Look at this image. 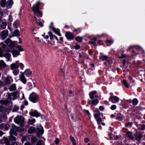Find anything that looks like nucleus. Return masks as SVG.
<instances>
[{
	"instance_id": "nucleus-1",
	"label": "nucleus",
	"mask_w": 145,
	"mask_h": 145,
	"mask_svg": "<svg viewBox=\"0 0 145 145\" xmlns=\"http://www.w3.org/2000/svg\"><path fill=\"white\" fill-rule=\"evenodd\" d=\"M127 51H129L131 54L133 56H135L137 54H139L140 52L142 51V48L139 46H130L127 49Z\"/></svg>"
},
{
	"instance_id": "nucleus-2",
	"label": "nucleus",
	"mask_w": 145,
	"mask_h": 145,
	"mask_svg": "<svg viewBox=\"0 0 145 145\" xmlns=\"http://www.w3.org/2000/svg\"><path fill=\"white\" fill-rule=\"evenodd\" d=\"M40 3L37 1L32 7V9L34 13L36 15H37L39 17H41L42 16V12L39 11L40 7L39 6Z\"/></svg>"
},
{
	"instance_id": "nucleus-3",
	"label": "nucleus",
	"mask_w": 145,
	"mask_h": 145,
	"mask_svg": "<svg viewBox=\"0 0 145 145\" xmlns=\"http://www.w3.org/2000/svg\"><path fill=\"white\" fill-rule=\"evenodd\" d=\"M29 99V101L33 103L37 102L39 100V95L34 92H33L30 94Z\"/></svg>"
},
{
	"instance_id": "nucleus-4",
	"label": "nucleus",
	"mask_w": 145,
	"mask_h": 145,
	"mask_svg": "<svg viewBox=\"0 0 145 145\" xmlns=\"http://www.w3.org/2000/svg\"><path fill=\"white\" fill-rule=\"evenodd\" d=\"M15 122L17 124H22L24 122V118L23 116H17L14 119Z\"/></svg>"
},
{
	"instance_id": "nucleus-5",
	"label": "nucleus",
	"mask_w": 145,
	"mask_h": 145,
	"mask_svg": "<svg viewBox=\"0 0 145 145\" xmlns=\"http://www.w3.org/2000/svg\"><path fill=\"white\" fill-rule=\"evenodd\" d=\"M35 132L38 136H39V135L42 134L43 133V129L42 127L40 125H38L37 126V129L35 130Z\"/></svg>"
},
{
	"instance_id": "nucleus-6",
	"label": "nucleus",
	"mask_w": 145,
	"mask_h": 145,
	"mask_svg": "<svg viewBox=\"0 0 145 145\" xmlns=\"http://www.w3.org/2000/svg\"><path fill=\"white\" fill-rule=\"evenodd\" d=\"M89 96L91 99H96L98 97L97 92L95 91H90L89 93Z\"/></svg>"
},
{
	"instance_id": "nucleus-7",
	"label": "nucleus",
	"mask_w": 145,
	"mask_h": 145,
	"mask_svg": "<svg viewBox=\"0 0 145 145\" xmlns=\"http://www.w3.org/2000/svg\"><path fill=\"white\" fill-rule=\"evenodd\" d=\"M100 113L99 111H98L94 115L95 118L96 119L98 124L100 123L102 121V118L100 117Z\"/></svg>"
},
{
	"instance_id": "nucleus-8",
	"label": "nucleus",
	"mask_w": 145,
	"mask_h": 145,
	"mask_svg": "<svg viewBox=\"0 0 145 145\" xmlns=\"http://www.w3.org/2000/svg\"><path fill=\"white\" fill-rule=\"evenodd\" d=\"M119 99V98L118 97L115 96H111L109 99V101L113 103H115L118 102Z\"/></svg>"
},
{
	"instance_id": "nucleus-9",
	"label": "nucleus",
	"mask_w": 145,
	"mask_h": 145,
	"mask_svg": "<svg viewBox=\"0 0 145 145\" xmlns=\"http://www.w3.org/2000/svg\"><path fill=\"white\" fill-rule=\"evenodd\" d=\"M65 36L67 39L72 40L74 38L73 35L69 31H67L65 33Z\"/></svg>"
},
{
	"instance_id": "nucleus-10",
	"label": "nucleus",
	"mask_w": 145,
	"mask_h": 145,
	"mask_svg": "<svg viewBox=\"0 0 145 145\" xmlns=\"http://www.w3.org/2000/svg\"><path fill=\"white\" fill-rule=\"evenodd\" d=\"M8 99L11 100H14L17 97L16 93H8Z\"/></svg>"
},
{
	"instance_id": "nucleus-11",
	"label": "nucleus",
	"mask_w": 145,
	"mask_h": 145,
	"mask_svg": "<svg viewBox=\"0 0 145 145\" xmlns=\"http://www.w3.org/2000/svg\"><path fill=\"white\" fill-rule=\"evenodd\" d=\"M19 78L20 80L23 84H25L27 81V80L24 75L23 72H21V74L19 76Z\"/></svg>"
},
{
	"instance_id": "nucleus-12",
	"label": "nucleus",
	"mask_w": 145,
	"mask_h": 145,
	"mask_svg": "<svg viewBox=\"0 0 145 145\" xmlns=\"http://www.w3.org/2000/svg\"><path fill=\"white\" fill-rule=\"evenodd\" d=\"M23 72L24 73V74H25L27 77L31 76L32 73V72L29 69H26L24 72Z\"/></svg>"
},
{
	"instance_id": "nucleus-13",
	"label": "nucleus",
	"mask_w": 145,
	"mask_h": 145,
	"mask_svg": "<svg viewBox=\"0 0 145 145\" xmlns=\"http://www.w3.org/2000/svg\"><path fill=\"white\" fill-rule=\"evenodd\" d=\"M19 61H16V63L12 64L10 65V68L12 70L17 69L18 67Z\"/></svg>"
},
{
	"instance_id": "nucleus-14",
	"label": "nucleus",
	"mask_w": 145,
	"mask_h": 145,
	"mask_svg": "<svg viewBox=\"0 0 145 145\" xmlns=\"http://www.w3.org/2000/svg\"><path fill=\"white\" fill-rule=\"evenodd\" d=\"M8 31L4 30L2 31L1 33V38L3 39H5L7 36L8 34Z\"/></svg>"
},
{
	"instance_id": "nucleus-15",
	"label": "nucleus",
	"mask_w": 145,
	"mask_h": 145,
	"mask_svg": "<svg viewBox=\"0 0 145 145\" xmlns=\"http://www.w3.org/2000/svg\"><path fill=\"white\" fill-rule=\"evenodd\" d=\"M30 116L38 117L40 116V114L39 113L37 110H35L33 112H31L29 113Z\"/></svg>"
},
{
	"instance_id": "nucleus-16",
	"label": "nucleus",
	"mask_w": 145,
	"mask_h": 145,
	"mask_svg": "<svg viewBox=\"0 0 145 145\" xmlns=\"http://www.w3.org/2000/svg\"><path fill=\"white\" fill-rule=\"evenodd\" d=\"M10 127V125L8 124L2 123L0 125V129H2L7 130Z\"/></svg>"
},
{
	"instance_id": "nucleus-17",
	"label": "nucleus",
	"mask_w": 145,
	"mask_h": 145,
	"mask_svg": "<svg viewBox=\"0 0 145 145\" xmlns=\"http://www.w3.org/2000/svg\"><path fill=\"white\" fill-rule=\"evenodd\" d=\"M12 81V80L10 76H7L5 78V82L7 84H10Z\"/></svg>"
},
{
	"instance_id": "nucleus-18",
	"label": "nucleus",
	"mask_w": 145,
	"mask_h": 145,
	"mask_svg": "<svg viewBox=\"0 0 145 145\" xmlns=\"http://www.w3.org/2000/svg\"><path fill=\"white\" fill-rule=\"evenodd\" d=\"M135 136L136 139L138 141H139L140 140L142 137L140 133H137V132L135 134Z\"/></svg>"
},
{
	"instance_id": "nucleus-19",
	"label": "nucleus",
	"mask_w": 145,
	"mask_h": 145,
	"mask_svg": "<svg viewBox=\"0 0 145 145\" xmlns=\"http://www.w3.org/2000/svg\"><path fill=\"white\" fill-rule=\"evenodd\" d=\"M8 51L12 53L14 57H17L20 54L19 52L15 50H13L12 51L8 50Z\"/></svg>"
},
{
	"instance_id": "nucleus-20",
	"label": "nucleus",
	"mask_w": 145,
	"mask_h": 145,
	"mask_svg": "<svg viewBox=\"0 0 145 145\" xmlns=\"http://www.w3.org/2000/svg\"><path fill=\"white\" fill-rule=\"evenodd\" d=\"M13 4V2L12 0H9L6 2V5L8 8H10V7Z\"/></svg>"
},
{
	"instance_id": "nucleus-21",
	"label": "nucleus",
	"mask_w": 145,
	"mask_h": 145,
	"mask_svg": "<svg viewBox=\"0 0 145 145\" xmlns=\"http://www.w3.org/2000/svg\"><path fill=\"white\" fill-rule=\"evenodd\" d=\"M20 22L19 20H16L13 23V27L15 28H17L19 26Z\"/></svg>"
},
{
	"instance_id": "nucleus-22",
	"label": "nucleus",
	"mask_w": 145,
	"mask_h": 145,
	"mask_svg": "<svg viewBox=\"0 0 145 145\" xmlns=\"http://www.w3.org/2000/svg\"><path fill=\"white\" fill-rule=\"evenodd\" d=\"M9 89L10 91H13L16 89V85L15 84H13L10 85L8 88Z\"/></svg>"
},
{
	"instance_id": "nucleus-23",
	"label": "nucleus",
	"mask_w": 145,
	"mask_h": 145,
	"mask_svg": "<svg viewBox=\"0 0 145 145\" xmlns=\"http://www.w3.org/2000/svg\"><path fill=\"white\" fill-rule=\"evenodd\" d=\"M53 30L59 36H61V35L60 33V30L59 29L53 28Z\"/></svg>"
},
{
	"instance_id": "nucleus-24",
	"label": "nucleus",
	"mask_w": 145,
	"mask_h": 145,
	"mask_svg": "<svg viewBox=\"0 0 145 145\" xmlns=\"http://www.w3.org/2000/svg\"><path fill=\"white\" fill-rule=\"evenodd\" d=\"M99 101L97 99L92 100L91 101V104L96 105L99 103Z\"/></svg>"
},
{
	"instance_id": "nucleus-25",
	"label": "nucleus",
	"mask_w": 145,
	"mask_h": 145,
	"mask_svg": "<svg viewBox=\"0 0 145 145\" xmlns=\"http://www.w3.org/2000/svg\"><path fill=\"white\" fill-rule=\"evenodd\" d=\"M4 56L7 59V61L10 60V54L8 53H6L4 54Z\"/></svg>"
},
{
	"instance_id": "nucleus-26",
	"label": "nucleus",
	"mask_w": 145,
	"mask_h": 145,
	"mask_svg": "<svg viewBox=\"0 0 145 145\" xmlns=\"http://www.w3.org/2000/svg\"><path fill=\"white\" fill-rule=\"evenodd\" d=\"M6 66V64L4 62L3 60H1L0 61V68H1L3 67H5Z\"/></svg>"
},
{
	"instance_id": "nucleus-27",
	"label": "nucleus",
	"mask_w": 145,
	"mask_h": 145,
	"mask_svg": "<svg viewBox=\"0 0 145 145\" xmlns=\"http://www.w3.org/2000/svg\"><path fill=\"white\" fill-rule=\"evenodd\" d=\"M35 129L34 127H31L28 131V133L29 134H31L34 132L35 131Z\"/></svg>"
},
{
	"instance_id": "nucleus-28",
	"label": "nucleus",
	"mask_w": 145,
	"mask_h": 145,
	"mask_svg": "<svg viewBox=\"0 0 145 145\" xmlns=\"http://www.w3.org/2000/svg\"><path fill=\"white\" fill-rule=\"evenodd\" d=\"M70 140L72 142L73 145H76V143L74 138L72 136H70Z\"/></svg>"
},
{
	"instance_id": "nucleus-29",
	"label": "nucleus",
	"mask_w": 145,
	"mask_h": 145,
	"mask_svg": "<svg viewBox=\"0 0 145 145\" xmlns=\"http://www.w3.org/2000/svg\"><path fill=\"white\" fill-rule=\"evenodd\" d=\"M93 40H91V41H89L88 42V43L92 44L93 45H95L96 44V41L97 40V39L96 38H93L92 39Z\"/></svg>"
},
{
	"instance_id": "nucleus-30",
	"label": "nucleus",
	"mask_w": 145,
	"mask_h": 145,
	"mask_svg": "<svg viewBox=\"0 0 145 145\" xmlns=\"http://www.w3.org/2000/svg\"><path fill=\"white\" fill-rule=\"evenodd\" d=\"M19 97L21 100L24 99V96L23 93L22 91H21L19 93Z\"/></svg>"
},
{
	"instance_id": "nucleus-31",
	"label": "nucleus",
	"mask_w": 145,
	"mask_h": 145,
	"mask_svg": "<svg viewBox=\"0 0 145 145\" xmlns=\"http://www.w3.org/2000/svg\"><path fill=\"white\" fill-rule=\"evenodd\" d=\"M127 135L130 139L133 140L134 139V137L132 136V134L131 132H127Z\"/></svg>"
},
{
	"instance_id": "nucleus-32",
	"label": "nucleus",
	"mask_w": 145,
	"mask_h": 145,
	"mask_svg": "<svg viewBox=\"0 0 145 145\" xmlns=\"http://www.w3.org/2000/svg\"><path fill=\"white\" fill-rule=\"evenodd\" d=\"M138 103V101L137 99L136 98L134 99L132 101V103L133 105H137Z\"/></svg>"
},
{
	"instance_id": "nucleus-33",
	"label": "nucleus",
	"mask_w": 145,
	"mask_h": 145,
	"mask_svg": "<svg viewBox=\"0 0 145 145\" xmlns=\"http://www.w3.org/2000/svg\"><path fill=\"white\" fill-rule=\"evenodd\" d=\"M9 102V101L1 100L0 101V103L2 105H7L8 103Z\"/></svg>"
},
{
	"instance_id": "nucleus-34",
	"label": "nucleus",
	"mask_w": 145,
	"mask_h": 145,
	"mask_svg": "<svg viewBox=\"0 0 145 145\" xmlns=\"http://www.w3.org/2000/svg\"><path fill=\"white\" fill-rule=\"evenodd\" d=\"M6 0H1V6L3 7H4L6 5Z\"/></svg>"
},
{
	"instance_id": "nucleus-35",
	"label": "nucleus",
	"mask_w": 145,
	"mask_h": 145,
	"mask_svg": "<svg viewBox=\"0 0 145 145\" xmlns=\"http://www.w3.org/2000/svg\"><path fill=\"white\" fill-rule=\"evenodd\" d=\"M113 63V61H112V59H108L106 61V62H105L104 64H105L106 65H107V63H108V65H110L112 63Z\"/></svg>"
},
{
	"instance_id": "nucleus-36",
	"label": "nucleus",
	"mask_w": 145,
	"mask_h": 145,
	"mask_svg": "<svg viewBox=\"0 0 145 145\" xmlns=\"http://www.w3.org/2000/svg\"><path fill=\"white\" fill-rule=\"evenodd\" d=\"M13 71V74L15 75H17L19 72V70L18 69H14V70H12Z\"/></svg>"
},
{
	"instance_id": "nucleus-37",
	"label": "nucleus",
	"mask_w": 145,
	"mask_h": 145,
	"mask_svg": "<svg viewBox=\"0 0 145 145\" xmlns=\"http://www.w3.org/2000/svg\"><path fill=\"white\" fill-rule=\"evenodd\" d=\"M100 58L102 60L105 61L107 59H108V57L107 56L104 55L101 56Z\"/></svg>"
},
{
	"instance_id": "nucleus-38",
	"label": "nucleus",
	"mask_w": 145,
	"mask_h": 145,
	"mask_svg": "<svg viewBox=\"0 0 145 145\" xmlns=\"http://www.w3.org/2000/svg\"><path fill=\"white\" fill-rule=\"evenodd\" d=\"M3 138L5 140V144L6 145H10V142H8L7 138L5 137H3Z\"/></svg>"
},
{
	"instance_id": "nucleus-39",
	"label": "nucleus",
	"mask_w": 145,
	"mask_h": 145,
	"mask_svg": "<svg viewBox=\"0 0 145 145\" xmlns=\"http://www.w3.org/2000/svg\"><path fill=\"white\" fill-rule=\"evenodd\" d=\"M19 67L20 68L21 70H23L24 69V64L22 63H20L19 61L18 63V67Z\"/></svg>"
},
{
	"instance_id": "nucleus-40",
	"label": "nucleus",
	"mask_w": 145,
	"mask_h": 145,
	"mask_svg": "<svg viewBox=\"0 0 145 145\" xmlns=\"http://www.w3.org/2000/svg\"><path fill=\"white\" fill-rule=\"evenodd\" d=\"M133 124L132 122H127L125 125V126L126 127H131Z\"/></svg>"
},
{
	"instance_id": "nucleus-41",
	"label": "nucleus",
	"mask_w": 145,
	"mask_h": 145,
	"mask_svg": "<svg viewBox=\"0 0 145 145\" xmlns=\"http://www.w3.org/2000/svg\"><path fill=\"white\" fill-rule=\"evenodd\" d=\"M48 33L49 35L50 39L51 40L54 38L55 35H53L51 32H49Z\"/></svg>"
},
{
	"instance_id": "nucleus-42",
	"label": "nucleus",
	"mask_w": 145,
	"mask_h": 145,
	"mask_svg": "<svg viewBox=\"0 0 145 145\" xmlns=\"http://www.w3.org/2000/svg\"><path fill=\"white\" fill-rule=\"evenodd\" d=\"M0 25L3 29H5L7 26V24L5 23L2 22V24H0Z\"/></svg>"
},
{
	"instance_id": "nucleus-43",
	"label": "nucleus",
	"mask_w": 145,
	"mask_h": 145,
	"mask_svg": "<svg viewBox=\"0 0 145 145\" xmlns=\"http://www.w3.org/2000/svg\"><path fill=\"white\" fill-rule=\"evenodd\" d=\"M123 83L124 85L127 88H128L129 87V85L126 82V80H123Z\"/></svg>"
},
{
	"instance_id": "nucleus-44",
	"label": "nucleus",
	"mask_w": 145,
	"mask_h": 145,
	"mask_svg": "<svg viewBox=\"0 0 145 145\" xmlns=\"http://www.w3.org/2000/svg\"><path fill=\"white\" fill-rule=\"evenodd\" d=\"M35 121V119H34L29 120V123L31 125L33 124L34 123Z\"/></svg>"
},
{
	"instance_id": "nucleus-45",
	"label": "nucleus",
	"mask_w": 145,
	"mask_h": 145,
	"mask_svg": "<svg viewBox=\"0 0 145 145\" xmlns=\"http://www.w3.org/2000/svg\"><path fill=\"white\" fill-rule=\"evenodd\" d=\"M19 33V31L18 30H15L14 31V32L13 33V34L15 36H17L18 35Z\"/></svg>"
},
{
	"instance_id": "nucleus-46",
	"label": "nucleus",
	"mask_w": 145,
	"mask_h": 145,
	"mask_svg": "<svg viewBox=\"0 0 145 145\" xmlns=\"http://www.w3.org/2000/svg\"><path fill=\"white\" fill-rule=\"evenodd\" d=\"M10 141H16V139L13 136H11L9 138Z\"/></svg>"
},
{
	"instance_id": "nucleus-47",
	"label": "nucleus",
	"mask_w": 145,
	"mask_h": 145,
	"mask_svg": "<svg viewBox=\"0 0 145 145\" xmlns=\"http://www.w3.org/2000/svg\"><path fill=\"white\" fill-rule=\"evenodd\" d=\"M42 143H44V142H42V140H40L37 142L36 145H42Z\"/></svg>"
},
{
	"instance_id": "nucleus-48",
	"label": "nucleus",
	"mask_w": 145,
	"mask_h": 145,
	"mask_svg": "<svg viewBox=\"0 0 145 145\" xmlns=\"http://www.w3.org/2000/svg\"><path fill=\"white\" fill-rule=\"evenodd\" d=\"M76 39L79 42H80L82 40V37H77L76 38Z\"/></svg>"
},
{
	"instance_id": "nucleus-49",
	"label": "nucleus",
	"mask_w": 145,
	"mask_h": 145,
	"mask_svg": "<svg viewBox=\"0 0 145 145\" xmlns=\"http://www.w3.org/2000/svg\"><path fill=\"white\" fill-rule=\"evenodd\" d=\"M65 72V71L64 69L62 70L61 69L59 71V73L61 75H63L64 76V77H65V76L64 75V72Z\"/></svg>"
},
{
	"instance_id": "nucleus-50",
	"label": "nucleus",
	"mask_w": 145,
	"mask_h": 145,
	"mask_svg": "<svg viewBox=\"0 0 145 145\" xmlns=\"http://www.w3.org/2000/svg\"><path fill=\"white\" fill-rule=\"evenodd\" d=\"M116 108V106L115 105H113L111 106V108L112 110H115Z\"/></svg>"
},
{
	"instance_id": "nucleus-51",
	"label": "nucleus",
	"mask_w": 145,
	"mask_h": 145,
	"mask_svg": "<svg viewBox=\"0 0 145 145\" xmlns=\"http://www.w3.org/2000/svg\"><path fill=\"white\" fill-rule=\"evenodd\" d=\"M8 20L10 22H12V18L11 16L10 15L8 16Z\"/></svg>"
},
{
	"instance_id": "nucleus-52",
	"label": "nucleus",
	"mask_w": 145,
	"mask_h": 145,
	"mask_svg": "<svg viewBox=\"0 0 145 145\" xmlns=\"http://www.w3.org/2000/svg\"><path fill=\"white\" fill-rule=\"evenodd\" d=\"M19 108L18 106H14L13 109V111H16Z\"/></svg>"
},
{
	"instance_id": "nucleus-53",
	"label": "nucleus",
	"mask_w": 145,
	"mask_h": 145,
	"mask_svg": "<svg viewBox=\"0 0 145 145\" xmlns=\"http://www.w3.org/2000/svg\"><path fill=\"white\" fill-rule=\"evenodd\" d=\"M42 36H43L44 38L45 39H47L48 38L49 36L48 35H45V33H44L43 35H42Z\"/></svg>"
},
{
	"instance_id": "nucleus-54",
	"label": "nucleus",
	"mask_w": 145,
	"mask_h": 145,
	"mask_svg": "<svg viewBox=\"0 0 145 145\" xmlns=\"http://www.w3.org/2000/svg\"><path fill=\"white\" fill-rule=\"evenodd\" d=\"M37 140L36 137H33L31 138V141L32 142H34L35 141Z\"/></svg>"
},
{
	"instance_id": "nucleus-55",
	"label": "nucleus",
	"mask_w": 145,
	"mask_h": 145,
	"mask_svg": "<svg viewBox=\"0 0 145 145\" xmlns=\"http://www.w3.org/2000/svg\"><path fill=\"white\" fill-rule=\"evenodd\" d=\"M113 41L111 40H107L106 41V43H109L110 44H111L113 43Z\"/></svg>"
},
{
	"instance_id": "nucleus-56",
	"label": "nucleus",
	"mask_w": 145,
	"mask_h": 145,
	"mask_svg": "<svg viewBox=\"0 0 145 145\" xmlns=\"http://www.w3.org/2000/svg\"><path fill=\"white\" fill-rule=\"evenodd\" d=\"M54 142H55V144H57L59 142V139L58 138H56L55 139Z\"/></svg>"
},
{
	"instance_id": "nucleus-57",
	"label": "nucleus",
	"mask_w": 145,
	"mask_h": 145,
	"mask_svg": "<svg viewBox=\"0 0 145 145\" xmlns=\"http://www.w3.org/2000/svg\"><path fill=\"white\" fill-rule=\"evenodd\" d=\"M89 141V139L88 138H85L84 140V142L86 143L88 142Z\"/></svg>"
},
{
	"instance_id": "nucleus-58",
	"label": "nucleus",
	"mask_w": 145,
	"mask_h": 145,
	"mask_svg": "<svg viewBox=\"0 0 145 145\" xmlns=\"http://www.w3.org/2000/svg\"><path fill=\"white\" fill-rule=\"evenodd\" d=\"M140 129L141 130H143L145 129V126L144 125H142L140 127Z\"/></svg>"
},
{
	"instance_id": "nucleus-59",
	"label": "nucleus",
	"mask_w": 145,
	"mask_h": 145,
	"mask_svg": "<svg viewBox=\"0 0 145 145\" xmlns=\"http://www.w3.org/2000/svg\"><path fill=\"white\" fill-rule=\"evenodd\" d=\"M118 119L119 120L121 121L123 120V117L119 116L118 117Z\"/></svg>"
},
{
	"instance_id": "nucleus-60",
	"label": "nucleus",
	"mask_w": 145,
	"mask_h": 145,
	"mask_svg": "<svg viewBox=\"0 0 145 145\" xmlns=\"http://www.w3.org/2000/svg\"><path fill=\"white\" fill-rule=\"evenodd\" d=\"M18 48L20 51H23V49L20 46H18Z\"/></svg>"
},
{
	"instance_id": "nucleus-61",
	"label": "nucleus",
	"mask_w": 145,
	"mask_h": 145,
	"mask_svg": "<svg viewBox=\"0 0 145 145\" xmlns=\"http://www.w3.org/2000/svg\"><path fill=\"white\" fill-rule=\"evenodd\" d=\"M33 87H35V84L34 82H33L31 85V86H29V88H32Z\"/></svg>"
},
{
	"instance_id": "nucleus-62",
	"label": "nucleus",
	"mask_w": 145,
	"mask_h": 145,
	"mask_svg": "<svg viewBox=\"0 0 145 145\" xmlns=\"http://www.w3.org/2000/svg\"><path fill=\"white\" fill-rule=\"evenodd\" d=\"M80 48V46L78 44L76 45L75 46V48L76 49H78Z\"/></svg>"
},
{
	"instance_id": "nucleus-63",
	"label": "nucleus",
	"mask_w": 145,
	"mask_h": 145,
	"mask_svg": "<svg viewBox=\"0 0 145 145\" xmlns=\"http://www.w3.org/2000/svg\"><path fill=\"white\" fill-rule=\"evenodd\" d=\"M126 57V56L123 54H122L121 56L119 57L120 58H123L125 57Z\"/></svg>"
},
{
	"instance_id": "nucleus-64",
	"label": "nucleus",
	"mask_w": 145,
	"mask_h": 145,
	"mask_svg": "<svg viewBox=\"0 0 145 145\" xmlns=\"http://www.w3.org/2000/svg\"><path fill=\"white\" fill-rule=\"evenodd\" d=\"M10 145H17L16 143L15 142V141L13 142H12V143L10 144Z\"/></svg>"
}]
</instances>
